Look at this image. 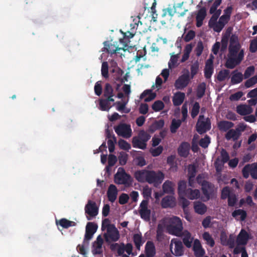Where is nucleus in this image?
Wrapping results in <instances>:
<instances>
[{
	"label": "nucleus",
	"mask_w": 257,
	"mask_h": 257,
	"mask_svg": "<svg viewBox=\"0 0 257 257\" xmlns=\"http://www.w3.org/2000/svg\"><path fill=\"white\" fill-rule=\"evenodd\" d=\"M244 52L241 47L228 48L227 59L225 66L228 69H233L240 64L243 59Z\"/></svg>",
	"instance_id": "1"
},
{
	"label": "nucleus",
	"mask_w": 257,
	"mask_h": 257,
	"mask_svg": "<svg viewBox=\"0 0 257 257\" xmlns=\"http://www.w3.org/2000/svg\"><path fill=\"white\" fill-rule=\"evenodd\" d=\"M167 229L170 234L178 237L182 236L183 227L181 219L177 216L170 218Z\"/></svg>",
	"instance_id": "2"
},
{
	"label": "nucleus",
	"mask_w": 257,
	"mask_h": 257,
	"mask_svg": "<svg viewBox=\"0 0 257 257\" xmlns=\"http://www.w3.org/2000/svg\"><path fill=\"white\" fill-rule=\"evenodd\" d=\"M200 179H201V175H198L196 178V180L197 182L201 185V190L204 196L203 201H206L210 199V196L212 194L214 191V186L212 183L207 181L203 180L202 182H201L200 180Z\"/></svg>",
	"instance_id": "3"
},
{
	"label": "nucleus",
	"mask_w": 257,
	"mask_h": 257,
	"mask_svg": "<svg viewBox=\"0 0 257 257\" xmlns=\"http://www.w3.org/2000/svg\"><path fill=\"white\" fill-rule=\"evenodd\" d=\"M114 182L117 184L128 185L132 182L131 176L126 173L123 168L119 167L117 173L114 175Z\"/></svg>",
	"instance_id": "4"
},
{
	"label": "nucleus",
	"mask_w": 257,
	"mask_h": 257,
	"mask_svg": "<svg viewBox=\"0 0 257 257\" xmlns=\"http://www.w3.org/2000/svg\"><path fill=\"white\" fill-rule=\"evenodd\" d=\"M164 177V173L161 171L156 172L149 170L147 182L150 184H153L154 186L157 187L162 183Z\"/></svg>",
	"instance_id": "5"
},
{
	"label": "nucleus",
	"mask_w": 257,
	"mask_h": 257,
	"mask_svg": "<svg viewBox=\"0 0 257 257\" xmlns=\"http://www.w3.org/2000/svg\"><path fill=\"white\" fill-rule=\"evenodd\" d=\"M190 73L187 70L186 72L180 76L175 81L174 86L176 89L182 90L189 84L190 81Z\"/></svg>",
	"instance_id": "6"
},
{
	"label": "nucleus",
	"mask_w": 257,
	"mask_h": 257,
	"mask_svg": "<svg viewBox=\"0 0 257 257\" xmlns=\"http://www.w3.org/2000/svg\"><path fill=\"white\" fill-rule=\"evenodd\" d=\"M114 129L118 136L124 138H129L132 136V131L130 124L120 123L115 126Z\"/></svg>",
	"instance_id": "7"
},
{
	"label": "nucleus",
	"mask_w": 257,
	"mask_h": 257,
	"mask_svg": "<svg viewBox=\"0 0 257 257\" xmlns=\"http://www.w3.org/2000/svg\"><path fill=\"white\" fill-rule=\"evenodd\" d=\"M85 213L88 215L86 216L88 220H90L92 218L95 217L98 213V208L96 202L88 200L85 206Z\"/></svg>",
	"instance_id": "8"
},
{
	"label": "nucleus",
	"mask_w": 257,
	"mask_h": 257,
	"mask_svg": "<svg viewBox=\"0 0 257 257\" xmlns=\"http://www.w3.org/2000/svg\"><path fill=\"white\" fill-rule=\"evenodd\" d=\"M204 115H200L196 124V131L200 135H202L211 128V122L209 118L203 120Z\"/></svg>",
	"instance_id": "9"
},
{
	"label": "nucleus",
	"mask_w": 257,
	"mask_h": 257,
	"mask_svg": "<svg viewBox=\"0 0 257 257\" xmlns=\"http://www.w3.org/2000/svg\"><path fill=\"white\" fill-rule=\"evenodd\" d=\"M106 231L107 232L104 234L106 241L115 242L119 239L120 237L119 231L114 225H109Z\"/></svg>",
	"instance_id": "10"
},
{
	"label": "nucleus",
	"mask_w": 257,
	"mask_h": 257,
	"mask_svg": "<svg viewBox=\"0 0 257 257\" xmlns=\"http://www.w3.org/2000/svg\"><path fill=\"white\" fill-rule=\"evenodd\" d=\"M170 250L173 254L180 256L183 254L184 249L182 242L177 239H173L170 244Z\"/></svg>",
	"instance_id": "11"
},
{
	"label": "nucleus",
	"mask_w": 257,
	"mask_h": 257,
	"mask_svg": "<svg viewBox=\"0 0 257 257\" xmlns=\"http://www.w3.org/2000/svg\"><path fill=\"white\" fill-rule=\"evenodd\" d=\"M97 225L94 222H89L87 223L84 239V242L86 243V245H89V240L92 238L93 234L97 230Z\"/></svg>",
	"instance_id": "12"
},
{
	"label": "nucleus",
	"mask_w": 257,
	"mask_h": 257,
	"mask_svg": "<svg viewBox=\"0 0 257 257\" xmlns=\"http://www.w3.org/2000/svg\"><path fill=\"white\" fill-rule=\"evenodd\" d=\"M149 203L147 201H142L140 205L139 210L141 217L146 221H149L151 217V210L148 207Z\"/></svg>",
	"instance_id": "13"
},
{
	"label": "nucleus",
	"mask_w": 257,
	"mask_h": 257,
	"mask_svg": "<svg viewBox=\"0 0 257 257\" xmlns=\"http://www.w3.org/2000/svg\"><path fill=\"white\" fill-rule=\"evenodd\" d=\"M103 240L100 235L97 237L96 240L93 243L92 252L93 255H102V244Z\"/></svg>",
	"instance_id": "14"
},
{
	"label": "nucleus",
	"mask_w": 257,
	"mask_h": 257,
	"mask_svg": "<svg viewBox=\"0 0 257 257\" xmlns=\"http://www.w3.org/2000/svg\"><path fill=\"white\" fill-rule=\"evenodd\" d=\"M244 128L240 129L236 128L234 129H230L225 135V139L229 141L232 140L233 141H236L241 135V132L243 131Z\"/></svg>",
	"instance_id": "15"
},
{
	"label": "nucleus",
	"mask_w": 257,
	"mask_h": 257,
	"mask_svg": "<svg viewBox=\"0 0 257 257\" xmlns=\"http://www.w3.org/2000/svg\"><path fill=\"white\" fill-rule=\"evenodd\" d=\"M149 170L143 169L138 170L135 172L134 177L139 182L145 183L147 182Z\"/></svg>",
	"instance_id": "16"
},
{
	"label": "nucleus",
	"mask_w": 257,
	"mask_h": 257,
	"mask_svg": "<svg viewBox=\"0 0 257 257\" xmlns=\"http://www.w3.org/2000/svg\"><path fill=\"white\" fill-rule=\"evenodd\" d=\"M207 15L206 9L205 7H202L198 10L196 16V25L198 28L200 27L203 25V20Z\"/></svg>",
	"instance_id": "17"
},
{
	"label": "nucleus",
	"mask_w": 257,
	"mask_h": 257,
	"mask_svg": "<svg viewBox=\"0 0 257 257\" xmlns=\"http://www.w3.org/2000/svg\"><path fill=\"white\" fill-rule=\"evenodd\" d=\"M117 192L116 187L113 184H110L107 191L108 200L111 202H114L117 198Z\"/></svg>",
	"instance_id": "18"
},
{
	"label": "nucleus",
	"mask_w": 257,
	"mask_h": 257,
	"mask_svg": "<svg viewBox=\"0 0 257 257\" xmlns=\"http://www.w3.org/2000/svg\"><path fill=\"white\" fill-rule=\"evenodd\" d=\"M145 252L146 257H154L156 253V248L154 243L148 241L145 245Z\"/></svg>",
	"instance_id": "19"
},
{
	"label": "nucleus",
	"mask_w": 257,
	"mask_h": 257,
	"mask_svg": "<svg viewBox=\"0 0 257 257\" xmlns=\"http://www.w3.org/2000/svg\"><path fill=\"white\" fill-rule=\"evenodd\" d=\"M214 68L213 61L211 59L207 60L204 68V76L206 79H209L213 73Z\"/></svg>",
	"instance_id": "20"
},
{
	"label": "nucleus",
	"mask_w": 257,
	"mask_h": 257,
	"mask_svg": "<svg viewBox=\"0 0 257 257\" xmlns=\"http://www.w3.org/2000/svg\"><path fill=\"white\" fill-rule=\"evenodd\" d=\"M175 204V198L171 196H165L161 201V206L164 208L173 207Z\"/></svg>",
	"instance_id": "21"
},
{
	"label": "nucleus",
	"mask_w": 257,
	"mask_h": 257,
	"mask_svg": "<svg viewBox=\"0 0 257 257\" xmlns=\"http://www.w3.org/2000/svg\"><path fill=\"white\" fill-rule=\"evenodd\" d=\"M104 49L109 54H113L117 52L120 50H124L123 49L116 46L111 42L105 41L104 42Z\"/></svg>",
	"instance_id": "22"
},
{
	"label": "nucleus",
	"mask_w": 257,
	"mask_h": 257,
	"mask_svg": "<svg viewBox=\"0 0 257 257\" xmlns=\"http://www.w3.org/2000/svg\"><path fill=\"white\" fill-rule=\"evenodd\" d=\"M252 111V107L246 104H240L236 107V112L241 115L249 114Z\"/></svg>",
	"instance_id": "23"
},
{
	"label": "nucleus",
	"mask_w": 257,
	"mask_h": 257,
	"mask_svg": "<svg viewBox=\"0 0 257 257\" xmlns=\"http://www.w3.org/2000/svg\"><path fill=\"white\" fill-rule=\"evenodd\" d=\"M249 239V234L244 229H241L237 237L238 244L245 245Z\"/></svg>",
	"instance_id": "24"
},
{
	"label": "nucleus",
	"mask_w": 257,
	"mask_h": 257,
	"mask_svg": "<svg viewBox=\"0 0 257 257\" xmlns=\"http://www.w3.org/2000/svg\"><path fill=\"white\" fill-rule=\"evenodd\" d=\"M190 144L187 142H183L178 149V153L179 156L183 157H187L189 154Z\"/></svg>",
	"instance_id": "25"
},
{
	"label": "nucleus",
	"mask_w": 257,
	"mask_h": 257,
	"mask_svg": "<svg viewBox=\"0 0 257 257\" xmlns=\"http://www.w3.org/2000/svg\"><path fill=\"white\" fill-rule=\"evenodd\" d=\"M185 98V94L184 92H177L173 97L172 101L174 106H179L184 101Z\"/></svg>",
	"instance_id": "26"
},
{
	"label": "nucleus",
	"mask_w": 257,
	"mask_h": 257,
	"mask_svg": "<svg viewBox=\"0 0 257 257\" xmlns=\"http://www.w3.org/2000/svg\"><path fill=\"white\" fill-rule=\"evenodd\" d=\"M156 97V94L153 92L152 89L145 90L140 96L141 99L144 98L145 102H150L154 99Z\"/></svg>",
	"instance_id": "27"
},
{
	"label": "nucleus",
	"mask_w": 257,
	"mask_h": 257,
	"mask_svg": "<svg viewBox=\"0 0 257 257\" xmlns=\"http://www.w3.org/2000/svg\"><path fill=\"white\" fill-rule=\"evenodd\" d=\"M182 236H183L182 240L184 244L188 248L191 247L193 238L191 237L190 232L187 230H185L183 231Z\"/></svg>",
	"instance_id": "28"
},
{
	"label": "nucleus",
	"mask_w": 257,
	"mask_h": 257,
	"mask_svg": "<svg viewBox=\"0 0 257 257\" xmlns=\"http://www.w3.org/2000/svg\"><path fill=\"white\" fill-rule=\"evenodd\" d=\"M232 76L231 77V84L232 85L238 84L242 82L243 80V75L237 70H234L231 73Z\"/></svg>",
	"instance_id": "29"
},
{
	"label": "nucleus",
	"mask_w": 257,
	"mask_h": 257,
	"mask_svg": "<svg viewBox=\"0 0 257 257\" xmlns=\"http://www.w3.org/2000/svg\"><path fill=\"white\" fill-rule=\"evenodd\" d=\"M234 126V123L231 121L227 120H222L218 123V127L220 131L226 132L229 131Z\"/></svg>",
	"instance_id": "30"
},
{
	"label": "nucleus",
	"mask_w": 257,
	"mask_h": 257,
	"mask_svg": "<svg viewBox=\"0 0 257 257\" xmlns=\"http://www.w3.org/2000/svg\"><path fill=\"white\" fill-rule=\"evenodd\" d=\"M194 208L195 211L199 214H204L207 211L206 206L200 201L194 202Z\"/></svg>",
	"instance_id": "31"
},
{
	"label": "nucleus",
	"mask_w": 257,
	"mask_h": 257,
	"mask_svg": "<svg viewBox=\"0 0 257 257\" xmlns=\"http://www.w3.org/2000/svg\"><path fill=\"white\" fill-rule=\"evenodd\" d=\"M174 184L169 180L166 181L162 186V188L164 192L167 194H174Z\"/></svg>",
	"instance_id": "32"
},
{
	"label": "nucleus",
	"mask_w": 257,
	"mask_h": 257,
	"mask_svg": "<svg viewBox=\"0 0 257 257\" xmlns=\"http://www.w3.org/2000/svg\"><path fill=\"white\" fill-rule=\"evenodd\" d=\"M57 225H60L64 228H68L71 226H75L76 225V223L74 221H70L66 218H62L58 222L56 221Z\"/></svg>",
	"instance_id": "33"
},
{
	"label": "nucleus",
	"mask_w": 257,
	"mask_h": 257,
	"mask_svg": "<svg viewBox=\"0 0 257 257\" xmlns=\"http://www.w3.org/2000/svg\"><path fill=\"white\" fill-rule=\"evenodd\" d=\"M200 195V191L198 189L193 190L191 188L187 189L186 197L188 198L189 199L194 200L199 198Z\"/></svg>",
	"instance_id": "34"
},
{
	"label": "nucleus",
	"mask_w": 257,
	"mask_h": 257,
	"mask_svg": "<svg viewBox=\"0 0 257 257\" xmlns=\"http://www.w3.org/2000/svg\"><path fill=\"white\" fill-rule=\"evenodd\" d=\"M132 145L134 148H139L142 150H145L147 147V144L137 137L133 138Z\"/></svg>",
	"instance_id": "35"
},
{
	"label": "nucleus",
	"mask_w": 257,
	"mask_h": 257,
	"mask_svg": "<svg viewBox=\"0 0 257 257\" xmlns=\"http://www.w3.org/2000/svg\"><path fill=\"white\" fill-rule=\"evenodd\" d=\"M133 241L138 249H140V247L143 244L145 241L143 240L142 235L141 232L135 233L133 237Z\"/></svg>",
	"instance_id": "36"
},
{
	"label": "nucleus",
	"mask_w": 257,
	"mask_h": 257,
	"mask_svg": "<svg viewBox=\"0 0 257 257\" xmlns=\"http://www.w3.org/2000/svg\"><path fill=\"white\" fill-rule=\"evenodd\" d=\"M152 189L148 185L145 186L142 190V195L144 198L143 201H147V203L149 202V200L151 198Z\"/></svg>",
	"instance_id": "37"
},
{
	"label": "nucleus",
	"mask_w": 257,
	"mask_h": 257,
	"mask_svg": "<svg viewBox=\"0 0 257 257\" xmlns=\"http://www.w3.org/2000/svg\"><path fill=\"white\" fill-rule=\"evenodd\" d=\"M186 182L184 180H181L178 182V192L179 197L185 196L187 191Z\"/></svg>",
	"instance_id": "38"
},
{
	"label": "nucleus",
	"mask_w": 257,
	"mask_h": 257,
	"mask_svg": "<svg viewBox=\"0 0 257 257\" xmlns=\"http://www.w3.org/2000/svg\"><path fill=\"white\" fill-rule=\"evenodd\" d=\"M230 71L228 69L220 70L217 74V79L219 82L224 81L226 79L229 78Z\"/></svg>",
	"instance_id": "39"
},
{
	"label": "nucleus",
	"mask_w": 257,
	"mask_h": 257,
	"mask_svg": "<svg viewBox=\"0 0 257 257\" xmlns=\"http://www.w3.org/2000/svg\"><path fill=\"white\" fill-rule=\"evenodd\" d=\"M232 216L235 219H237V217L238 216H240V220L243 221L246 218L247 213L245 210L239 209L235 210L233 212H232Z\"/></svg>",
	"instance_id": "40"
},
{
	"label": "nucleus",
	"mask_w": 257,
	"mask_h": 257,
	"mask_svg": "<svg viewBox=\"0 0 257 257\" xmlns=\"http://www.w3.org/2000/svg\"><path fill=\"white\" fill-rule=\"evenodd\" d=\"M175 160V157L172 155L169 156L167 160L168 164L170 166V170L173 172L177 171L178 168L177 164Z\"/></svg>",
	"instance_id": "41"
},
{
	"label": "nucleus",
	"mask_w": 257,
	"mask_h": 257,
	"mask_svg": "<svg viewBox=\"0 0 257 257\" xmlns=\"http://www.w3.org/2000/svg\"><path fill=\"white\" fill-rule=\"evenodd\" d=\"M229 20L230 19L223 15H222L219 18V21H218L217 26V30H218V33L220 32L223 29L225 25L228 22Z\"/></svg>",
	"instance_id": "42"
},
{
	"label": "nucleus",
	"mask_w": 257,
	"mask_h": 257,
	"mask_svg": "<svg viewBox=\"0 0 257 257\" xmlns=\"http://www.w3.org/2000/svg\"><path fill=\"white\" fill-rule=\"evenodd\" d=\"M234 47H241V45L239 42L238 36L236 34H232L229 39V45L228 48Z\"/></svg>",
	"instance_id": "43"
},
{
	"label": "nucleus",
	"mask_w": 257,
	"mask_h": 257,
	"mask_svg": "<svg viewBox=\"0 0 257 257\" xmlns=\"http://www.w3.org/2000/svg\"><path fill=\"white\" fill-rule=\"evenodd\" d=\"M99 105L100 109L102 111H108L111 107L110 102L106 98L100 99Z\"/></svg>",
	"instance_id": "44"
},
{
	"label": "nucleus",
	"mask_w": 257,
	"mask_h": 257,
	"mask_svg": "<svg viewBox=\"0 0 257 257\" xmlns=\"http://www.w3.org/2000/svg\"><path fill=\"white\" fill-rule=\"evenodd\" d=\"M218 19L216 16L212 14L209 21L208 26L210 28H212L215 32L218 33V30H217L218 22H217Z\"/></svg>",
	"instance_id": "45"
},
{
	"label": "nucleus",
	"mask_w": 257,
	"mask_h": 257,
	"mask_svg": "<svg viewBox=\"0 0 257 257\" xmlns=\"http://www.w3.org/2000/svg\"><path fill=\"white\" fill-rule=\"evenodd\" d=\"M203 238L206 241V242L211 247H213L215 242L211 235L208 232H205L202 234Z\"/></svg>",
	"instance_id": "46"
},
{
	"label": "nucleus",
	"mask_w": 257,
	"mask_h": 257,
	"mask_svg": "<svg viewBox=\"0 0 257 257\" xmlns=\"http://www.w3.org/2000/svg\"><path fill=\"white\" fill-rule=\"evenodd\" d=\"M206 84L203 82L199 84L197 88L196 95L198 98H202L205 94Z\"/></svg>",
	"instance_id": "47"
},
{
	"label": "nucleus",
	"mask_w": 257,
	"mask_h": 257,
	"mask_svg": "<svg viewBox=\"0 0 257 257\" xmlns=\"http://www.w3.org/2000/svg\"><path fill=\"white\" fill-rule=\"evenodd\" d=\"M233 193L228 186H225L221 190V198L223 200L226 199Z\"/></svg>",
	"instance_id": "48"
},
{
	"label": "nucleus",
	"mask_w": 257,
	"mask_h": 257,
	"mask_svg": "<svg viewBox=\"0 0 257 257\" xmlns=\"http://www.w3.org/2000/svg\"><path fill=\"white\" fill-rule=\"evenodd\" d=\"M182 120L180 119H173L172 121L171 124L170 126V131L172 133H175L177 132L178 128L180 126Z\"/></svg>",
	"instance_id": "49"
},
{
	"label": "nucleus",
	"mask_w": 257,
	"mask_h": 257,
	"mask_svg": "<svg viewBox=\"0 0 257 257\" xmlns=\"http://www.w3.org/2000/svg\"><path fill=\"white\" fill-rule=\"evenodd\" d=\"M109 95H114L113 89L109 83H106L104 88L103 96L106 97Z\"/></svg>",
	"instance_id": "50"
},
{
	"label": "nucleus",
	"mask_w": 257,
	"mask_h": 257,
	"mask_svg": "<svg viewBox=\"0 0 257 257\" xmlns=\"http://www.w3.org/2000/svg\"><path fill=\"white\" fill-rule=\"evenodd\" d=\"M144 8L151 10H154V8H156L157 3L156 0H144Z\"/></svg>",
	"instance_id": "51"
},
{
	"label": "nucleus",
	"mask_w": 257,
	"mask_h": 257,
	"mask_svg": "<svg viewBox=\"0 0 257 257\" xmlns=\"http://www.w3.org/2000/svg\"><path fill=\"white\" fill-rule=\"evenodd\" d=\"M164 107V104L161 100H157L152 105V109L156 112L162 110Z\"/></svg>",
	"instance_id": "52"
},
{
	"label": "nucleus",
	"mask_w": 257,
	"mask_h": 257,
	"mask_svg": "<svg viewBox=\"0 0 257 257\" xmlns=\"http://www.w3.org/2000/svg\"><path fill=\"white\" fill-rule=\"evenodd\" d=\"M164 125V121L163 119L156 120L151 126L152 131H156L162 128Z\"/></svg>",
	"instance_id": "53"
},
{
	"label": "nucleus",
	"mask_w": 257,
	"mask_h": 257,
	"mask_svg": "<svg viewBox=\"0 0 257 257\" xmlns=\"http://www.w3.org/2000/svg\"><path fill=\"white\" fill-rule=\"evenodd\" d=\"M200 108L199 103L198 102H195L191 110V116L193 118H195L198 115Z\"/></svg>",
	"instance_id": "54"
},
{
	"label": "nucleus",
	"mask_w": 257,
	"mask_h": 257,
	"mask_svg": "<svg viewBox=\"0 0 257 257\" xmlns=\"http://www.w3.org/2000/svg\"><path fill=\"white\" fill-rule=\"evenodd\" d=\"M191 70V77L190 79H193L195 75H196L199 70V63L197 61L192 64L190 68Z\"/></svg>",
	"instance_id": "55"
},
{
	"label": "nucleus",
	"mask_w": 257,
	"mask_h": 257,
	"mask_svg": "<svg viewBox=\"0 0 257 257\" xmlns=\"http://www.w3.org/2000/svg\"><path fill=\"white\" fill-rule=\"evenodd\" d=\"M115 104H116V109L122 112H124L127 113L130 112V109H125V102H121L120 101H117Z\"/></svg>",
	"instance_id": "56"
},
{
	"label": "nucleus",
	"mask_w": 257,
	"mask_h": 257,
	"mask_svg": "<svg viewBox=\"0 0 257 257\" xmlns=\"http://www.w3.org/2000/svg\"><path fill=\"white\" fill-rule=\"evenodd\" d=\"M101 71L103 77L105 78L108 77V65L107 62H103L102 63Z\"/></svg>",
	"instance_id": "57"
},
{
	"label": "nucleus",
	"mask_w": 257,
	"mask_h": 257,
	"mask_svg": "<svg viewBox=\"0 0 257 257\" xmlns=\"http://www.w3.org/2000/svg\"><path fill=\"white\" fill-rule=\"evenodd\" d=\"M228 199V205L229 207H233L236 204L237 198L236 194L234 192L231 195L227 198Z\"/></svg>",
	"instance_id": "58"
},
{
	"label": "nucleus",
	"mask_w": 257,
	"mask_h": 257,
	"mask_svg": "<svg viewBox=\"0 0 257 257\" xmlns=\"http://www.w3.org/2000/svg\"><path fill=\"white\" fill-rule=\"evenodd\" d=\"M118 144L119 148L122 150L128 151L131 148V145L124 140H119Z\"/></svg>",
	"instance_id": "59"
},
{
	"label": "nucleus",
	"mask_w": 257,
	"mask_h": 257,
	"mask_svg": "<svg viewBox=\"0 0 257 257\" xmlns=\"http://www.w3.org/2000/svg\"><path fill=\"white\" fill-rule=\"evenodd\" d=\"M210 143L209 137L206 135L204 138H202L200 140L199 144L201 147L206 148L208 146Z\"/></svg>",
	"instance_id": "60"
},
{
	"label": "nucleus",
	"mask_w": 257,
	"mask_h": 257,
	"mask_svg": "<svg viewBox=\"0 0 257 257\" xmlns=\"http://www.w3.org/2000/svg\"><path fill=\"white\" fill-rule=\"evenodd\" d=\"M255 71V68L253 66H250L248 67L244 71L243 77L245 79H248L249 77L252 75Z\"/></svg>",
	"instance_id": "61"
},
{
	"label": "nucleus",
	"mask_w": 257,
	"mask_h": 257,
	"mask_svg": "<svg viewBox=\"0 0 257 257\" xmlns=\"http://www.w3.org/2000/svg\"><path fill=\"white\" fill-rule=\"evenodd\" d=\"M118 158L119 164L121 166H123L125 165L127 162L128 159V155L126 153H120L118 156Z\"/></svg>",
	"instance_id": "62"
},
{
	"label": "nucleus",
	"mask_w": 257,
	"mask_h": 257,
	"mask_svg": "<svg viewBox=\"0 0 257 257\" xmlns=\"http://www.w3.org/2000/svg\"><path fill=\"white\" fill-rule=\"evenodd\" d=\"M257 83V79L256 78V76H253L249 79H248L244 82V86L246 88H249L255 85Z\"/></svg>",
	"instance_id": "63"
},
{
	"label": "nucleus",
	"mask_w": 257,
	"mask_h": 257,
	"mask_svg": "<svg viewBox=\"0 0 257 257\" xmlns=\"http://www.w3.org/2000/svg\"><path fill=\"white\" fill-rule=\"evenodd\" d=\"M250 175L253 179H257V163L250 164Z\"/></svg>",
	"instance_id": "64"
}]
</instances>
